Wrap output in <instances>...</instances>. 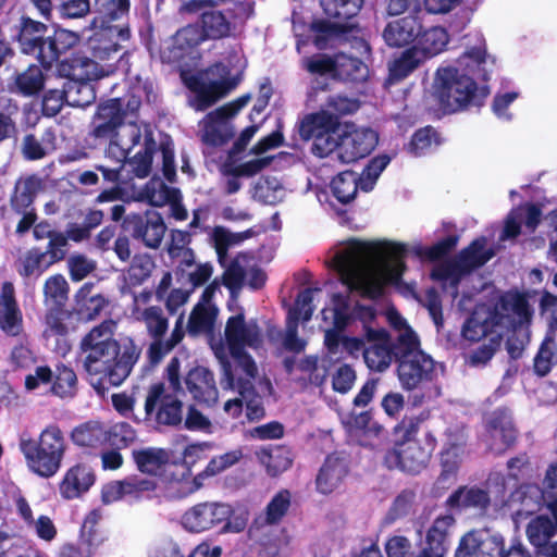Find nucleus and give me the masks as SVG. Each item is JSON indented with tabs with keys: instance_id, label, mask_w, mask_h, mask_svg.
I'll list each match as a JSON object with an SVG mask.
<instances>
[{
	"instance_id": "nucleus-51",
	"label": "nucleus",
	"mask_w": 557,
	"mask_h": 557,
	"mask_svg": "<svg viewBox=\"0 0 557 557\" xmlns=\"http://www.w3.org/2000/svg\"><path fill=\"white\" fill-rule=\"evenodd\" d=\"M107 438V430L97 421H91L76 428L72 432V440L79 446H96Z\"/></svg>"
},
{
	"instance_id": "nucleus-50",
	"label": "nucleus",
	"mask_w": 557,
	"mask_h": 557,
	"mask_svg": "<svg viewBox=\"0 0 557 557\" xmlns=\"http://www.w3.org/2000/svg\"><path fill=\"white\" fill-rule=\"evenodd\" d=\"M462 444L463 435L461 434L455 442L449 443V446L442 453V481H447L455 476L462 460Z\"/></svg>"
},
{
	"instance_id": "nucleus-39",
	"label": "nucleus",
	"mask_w": 557,
	"mask_h": 557,
	"mask_svg": "<svg viewBox=\"0 0 557 557\" xmlns=\"http://www.w3.org/2000/svg\"><path fill=\"white\" fill-rule=\"evenodd\" d=\"M347 474V465L343 458L329 456L317 476V488L322 494L335 491Z\"/></svg>"
},
{
	"instance_id": "nucleus-61",
	"label": "nucleus",
	"mask_w": 557,
	"mask_h": 557,
	"mask_svg": "<svg viewBox=\"0 0 557 557\" xmlns=\"http://www.w3.org/2000/svg\"><path fill=\"white\" fill-rule=\"evenodd\" d=\"M243 458V449L235 448L223 455L216 456L210 460L202 471L203 476H212L223 472L230 467L236 465Z\"/></svg>"
},
{
	"instance_id": "nucleus-8",
	"label": "nucleus",
	"mask_w": 557,
	"mask_h": 557,
	"mask_svg": "<svg viewBox=\"0 0 557 557\" xmlns=\"http://www.w3.org/2000/svg\"><path fill=\"white\" fill-rule=\"evenodd\" d=\"M211 348L220 360L223 370L221 387L223 391H237L246 405V416L250 421L259 420L264 416L261 398L272 394V384L267 377L247 376L240 372H233L228 361L227 351L222 343H212Z\"/></svg>"
},
{
	"instance_id": "nucleus-25",
	"label": "nucleus",
	"mask_w": 557,
	"mask_h": 557,
	"mask_svg": "<svg viewBox=\"0 0 557 557\" xmlns=\"http://www.w3.org/2000/svg\"><path fill=\"white\" fill-rule=\"evenodd\" d=\"M203 478L202 472L193 478L187 467L171 463L161 475V481L165 495L178 499L196 492L201 486L199 481Z\"/></svg>"
},
{
	"instance_id": "nucleus-9",
	"label": "nucleus",
	"mask_w": 557,
	"mask_h": 557,
	"mask_svg": "<svg viewBox=\"0 0 557 557\" xmlns=\"http://www.w3.org/2000/svg\"><path fill=\"white\" fill-rule=\"evenodd\" d=\"M92 59L77 57L59 65V74L72 81H92L114 72L119 45L102 35L90 39Z\"/></svg>"
},
{
	"instance_id": "nucleus-13",
	"label": "nucleus",
	"mask_w": 557,
	"mask_h": 557,
	"mask_svg": "<svg viewBox=\"0 0 557 557\" xmlns=\"http://www.w3.org/2000/svg\"><path fill=\"white\" fill-rule=\"evenodd\" d=\"M249 96H243L211 112L198 124V136L208 146H222L234 135L232 119L249 102Z\"/></svg>"
},
{
	"instance_id": "nucleus-36",
	"label": "nucleus",
	"mask_w": 557,
	"mask_h": 557,
	"mask_svg": "<svg viewBox=\"0 0 557 557\" xmlns=\"http://www.w3.org/2000/svg\"><path fill=\"white\" fill-rule=\"evenodd\" d=\"M186 385L193 397L199 403L213 405L218 400V389L212 372L202 367L189 371Z\"/></svg>"
},
{
	"instance_id": "nucleus-28",
	"label": "nucleus",
	"mask_w": 557,
	"mask_h": 557,
	"mask_svg": "<svg viewBox=\"0 0 557 557\" xmlns=\"http://www.w3.org/2000/svg\"><path fill=\"white\" fill-rule=\"evenodd\" d=\"M223 281L224 285L234 294L240 289L243 284H247L253 289L260 288L265 282V274L259 269L249 268L247 258L239 256L226 269Z\"/></svg>"
},
{
	"instance_id": "nucleus-60",
	"label": "nucleus",
	"mask_w": 557,
	"mask_h": 557,
	"mask_svg": "<svg viewBox=\"0 0 557 557\" xmlns=\"http://www.w3.org/2000/svg\"><path fill=\"white\" fill-rule=\"evenodd\" d=\"M318 289H305L302 290L296 300V305L293 309L289 310L287 320H294L297 324L299 320L308 321L313 312V299L314 294Z\"/></svg>"
},
{
	"instance_id": "nucleus-64",
	"label": "nucleus",
	"mask_w": 557,
	"mask_h": 557,
	"mask_svg": "<svg viewBox=\"0 0 557 557\" xmlns=\"http://www.w3.org/2000/svg\"><path fill=\"white\" fill-rule=\"evenodd\" d=\"M543 502L553 512L557 521V466H552L546 472L543 491Z\"/></svg>"
},
{
	"instance_id": "nucleus-34",
	"label": "nucleus",
	"mask_w": 557,
	"mask_h": 557,
	"mask_svg": "<svg viewBox=\"0 0 557 557\" xmlns=\"http://www.w3.org/2000/svg\"><path fill=\"white\" fill-rule=\"evenodd\" d=\"M0 327L7 334L18 335L23 327L22 312L15 301L14 287L7 282L0 293Z\"/></svg>"
},
{
	"instance_id": "nucleus-6",
	"label": "nucleus",
	"mask_w": 557,
	"mask_h": 557,
	"mask_svg": "<svg viewBox=\"0 0 557 557\" xmlns=\"http://www.w3.org/2000/svg\"><path fill=\"white\" fill-rule=\"evenodd\" d=\"M18 448L32 473L50 479L60 471L69 443L64 432L57 424H48L36 438L22 434Z\"/></svg>"
},
{
	"instance_id": "nucleus-38",
	"label": "nucleus",
	"mask_w": 557,
	"mask_h": 557,
	"mask_svg": "<svg viewBox=\"0 0 557 557\" xmlns=\"http://www.w3.org/2000/svg\"><path fill=\"white\" fill-rule=\"evenodd\" d=\"M543 502V492L535 485H523L519 487L509 502L510 508L513 510V520L516 523L520 519L533 513L540 508Z\"/></svg>"
},
{
	"instance_id": "nucleus-18",
	"label": "nucleus",
	"mask_w": 557,
	"mask_h": 557,
	"mask_svg": "<svg viewBox=\"0 0 557 557\" xmlns=\"http://www.w3.org/2000/svg\"><path fill=\"white\" fill-rule=\"evenodd\" d=\"M530 298L529 293L517 290L505 293L494 306H491L493 310L497 311L498 322L495 325L502 326L504 332L528 325L534 313Z\"/></svg>"
},
{
	"instance_id": "nucleus-3",
	"label": "nucleus",
	"mask_w": 557,
	"mask_h": 557,
	"mask_svg": "<svg viewBox=\"0 0 557 557\" xmlns=\"http://www.w3.org/2000/svg\"><path fill=\"white\" fill-rule=\"evenodd\" d=\"M403 259L404 246H347L331 263L347 286L376 298L386 283H398Z\"/></svg>"
},
{
	"instance_id": "nucleus-33",
	"label": "nucleus",
	"mask_w": 557,
	"mask_h": 557,
	"mask_svg": "<svg viewBox=\"0 0 557 557\" xmlns=\"http://www.w3.org/2000/svg\"><path fill=\"white\" fill-rule=\"evenodd\" d=\"M420 33L421 24L419 21L407 16L389 22L383 30V38L387 46L400 48L412 42L416 44Z\"/></svg>"
},
{
	"instance_id": "nucleus-41",
	"label": "nucleus",
	"mask_w": 557,
	"mask_h": 557,
	"mask_svg": "<svg viewBox=\"0 0 557 557\" xmlns=\"http://www.w3.org/2000/svg\"><path fill=\"white\" fill-rule=\"evenodd\" d=\"M426 60L411 46L388 64V82L395 83L408 77L420 67Z\"/></svg>"
},
{
	"instance_id": "nucleus-44",
	"label": "nucleus",
	"mask_w": 557,
	"mask_h": 557,
	"mask_svg": "<svg viewBox=\"0 0 557 557\" xmlns=\"http://www.w3.org/2000/svg\"><path fill=\"white\" fill-rule=\"evenodd\" d=\"M259 461L265 467L271 476H276L289 469L293 462V456L289 449L285 447H273L261 449L258 453Z\"/></svg>"
},
{
	"instance_id": "nucleus-59",
	"label": "nucleus",
	"mask_w": 557,
	"mask_h": 557,
	"mask_svg": "<svg viewBox=\"0 0 557 557\" xmlns=\"http://www.w3.org/2000/svg\"><path fill=\"white\" fill-rule=\"evenodd\" d=\"M333 325L336 330H326L324 335L325 345L331 354H335L342 339L337 330L342 329L347 321L348 313L345 307L339 308L336 305L334 310H331Z\"/></svg>"
},
{
	"instance_id": "nucleus-42",
	"label": "nucleus",
	"mask_w": 557,
	"mask_h": 557,
	"mask_svg": "<svg viewBox=\"0 0 557 557\" xmlns=\"http://www.w3.org/2000/svg\"><path fill=\"white\" fill-rule=\"evenodd\" d=\"M202 29L207 38L218 39L228 36L234 27L231 11L210 9L201 14Z\"/></svg>"
},
{
	"instance_id": "nucleus-31",
	"label": "nucleus",
	"mask_w": 557,
	"mask_h": 557,
	"mask_svg": "<svg viewBox=\"0 0 557 557\" xmlns=\"http://www.w3.org/2000/svg\"><path fill=\"white\" fill-rule=\"evenodd\" d=\"M487 432L490 436V448L495 453L504 451L516 438V432L510 417L505 410H497L488 417Z\"/></svg>"
},
{
	"instance_id": "nucleus-29",
	"label": "nucleus",
	"mask_w": 557,
	"mask_h": 557,
	"mask_svg": "<svg viewBox=\"0 0 557 557\" xmlns=\"http://www.w3.org/2000/svg\"><path fill=\"white\" fill-rule=\"evenodd\" d=\"M95 474L90 467L76 463L69 468L60 484V495L65 499H75L89 491L95 483Z\"/></svg>"
},
{
	"instance_id": "nucleus-45",
	"label": "nucleus",
	"mask_w": 557,
	"mask_h": 557,
	"mask_svg": "<svg viewBox=\"0 0 557 557\" xmlns=\"http://www.w3.org/2000/svg\"><path fill=\"white\" fill-rule=\"evenodd\" d=\"M143 198L151 206L162 207L181 199V194L175 188L168 187L160 180H151L143 191Z\"/></svg>"
},
{
	"instance_id": "nucleus-24",
	"label": "nucleus",
	"mask_w": 557,
	"mask_h": 557,
	"mask_svg": "<svg viewBox=\"0 0 557 557\" xmlns=\"http://www.w3.org/2000/svg\"><path fill=\"white\" fill-rule=\"evenodd\" d=\"M496 313L497 311L493 310L491 306H478L462 326L463 338L469 342H480L497 334L502 339L504 330L502 326L495 325L498 322Z\"/></svg>"
},
{
	"instance_id": "nucleus-27",
	"label": "nucleus",
	"mask_w": 557,
	"mask_h": 557,
	"mask_svg": "<svg viewBox=\"0 0 557 557\" xmlns=\"http://www.w3.org/2000/svg\"><path fill=\"white\" fill-rule=\"evenodd\" d=\"M429 460V453L419 442L409 446L393 448L386 453L384 462L389 469H400L409 473L421 471Z\"/></svg>"
},
{
	"instance_id": "nucleus-63",
	"label": "nucleus",
	"mask_w": 557,
	"mask_h": 557,
	"mask_svg": "<svg viewBox=\"0 0 557 557\" xmlns=\"http://www.w3.org/2000/svg\"><path fill=\"white\" fill-rule=\"evenodd\" d=\"M290 505V494L288 491H280L270 500L265 509V520L268 523L280 521L287 512Z\"/></svg>"
},
{
	"instance_id": "nucleus-35",
	"label": "nucleus",
	"mask_w": 557,
	"mask_h": 557,
	"mask_svg": "<svg viewBox=\"0 0 557 557\" xmlns=\"http://www.w3.org/2000/svg\"><path fill=\"white\" fill-rule=\"evenodd\" d=\"M541 216L540 209L534 205H525L513 209L507 216L503 228L500 230L498 240H512L520 233L521 223L525 227L533 231L537 225Z\"/></svg>"
},
{
	"instance_id": "nucleus-30",
	"label": "nucleus",
	"mask_w": 557,
	"mask_h": 557,
	"mask_svg": "<svg viewBox=\"0 0 557 557\" xmlns=\"http://www.w3.org/2000/svg\"><path fill=\"white\" fill-rule=\"evenodd\" d=\"M63 246H48L45 251L33 248L20 259L18 272L23 276L40 275L65 256Z\"/></svg>"
},
{
	"instance_id": "nucleus-7",
	"label": "nucleus",
	"mask_w": 557,
	"mask_h": 557,
	"mask_svg": "<svg viewBox=\"0 0 557 557\" xmlns=\"http://www.w3.org/2000/svg\"><path fill=\"white\" fill-rule=\"evenodd\" d=\"M245 67V58L239 52H234L228 65L219 63L203 73L185 78L191 91L190 107L196 111H205L225 97L238 84V75Z\"/></svg>"
},
{
	"instance_id": "nucleus-15",
	"label": "nucleus",
	"mask_w": 557,
	"mask_h": 557,
	"mask_svg": "<svg viewBox=\"0 0 557 557\" xmlns=\"http://www.w3.org/2000/svg\"><path fill=\"white\" fill-rule=\"evenodd\" d=\"M409 339L403 349H397L399 356L398 379L406 389H413L423 381L430 379L434 369L432 358L420 350L418 336L406 333L401 341Z\"/></svg>"
},
{
	"instance_id": "nucleus-48",
	"label": "nucleus",
	"mask_w": 557,
	"mask_h": 557,
	"mask_svg": "<svg viewBox=\"0 0 557 557\" xmlns=\"http://www.w3.org/2000/svg\"><path fill=\"white\" fill-rule=\"evenodd\" d=\"M557 531V523L550 520L548 517L540 516L533 519L528 528L527 535L530 542L537 547H546L545 545Z\"/></svg>"
},
{
	"instance_id": "nucleus-53",
	"label": "nucleus",
	"mask_w": 557,
	"mask_h": 557,
	"mask_svg": "<svg viewBox=\"0 0 557 557\" xmlns=\"http://www.w3.org/2000/svg\"><path fill=\"white\" fill-rule=\"evenodd\" d=\"M321 5L329 16L348 20L359 12L362 0H321Z\"/></svg>"
},
{
	"instance_id": "nucleus-22",
	"label": "nucleus",
	"mask_w": 557,
	"mask_h": 557,
	"mask_svg": "<svg viewBox=\"0 0 557 557\" xmlns=\"http://www.w3.org/2000/svg\"><path fill=\"white\" fill-rule=\"evenodd\" d=\"M218 288L219 284L215 281L207 286L193 308L187 323L190 335L210 334L213 331L219 309L212 302V298Z\"/></svg>"
},
{
	"instance_id": "nucleus-37",
	"label": "nucleus",
	"mask_w": 557,
	"mask_h": 557,
	"mask_svg": "<svg viewBox=\"0 0 557 557\" xmlns=\"http://www.w3.org/2000/svg\"><path fill=\"white\" fill-rule=\"evenodd\" d=\"M449 42V35L442 26L423 29L412 47L428 61L442 53Z\"/></svg>"
},
{
	"instance_id": "nucleus-14",
	"label": "nucleus",
	"mask_w": 557,
	"mask_h": 557,
	"mask_svg": "<svg viewBox=\"0 0 557 557\" xmlns=\"http://www.w3.org/2000/svg\"><path fill=\"white\" fill-rule=\"evenodd\" d=\"M388 163L387 156H380L372 159L360 175L352 171L339 173L331 183L333 195L339 202L348 203L355 199L359 189L366 193L372 190Z\"/></svg>"
},
{
	"instance_id": "nucleus-62",
	"label": "nucleus",
	"mask_w": 557,
	"mask_h": 557,
	"mask_svg": "<svg viewBox=\"0 0 557 557\" xmlns=\"http://www.w3.org/2000/svg\"><path fill=\"white\" fill-rule=\"evenodd\" d=\"M36 363L37 357L24 344L14 346L9 355V364L14 371L30 370Z\"/></svg>"
},
{
	"instance_id": "nucleus-47",
	"label": "nucleus",
	"mask_w": 557,
	"mask_h": 557,
	"mask_svg": "<svg viewBox=\"0 0 557 557\" xmlns=\"http://www.w3.org/2000/svg\"><path fill=\"white\" fill-rule=\"evenodd\" d=\"M448 503L451 506L459 508H478L485 509L490 503V497L486 492L480 488L462 487L455 492L449 498Z\"/></svg>"
},
{
	"instance_id": "nucleus-16",
	"label": "nucleus",
	"mask_w": 557,
	"mask_h": 557,
	"mask_svg": "<svg viewBox=\"0 0 557 557\" xmlns=\"http://www.w3.org/2000/svg\"><path fill=\"white\" fill-rule=\"evenodd\" d=\"M495 256L490 246H467L453 261L440 262L432 272L434 278L449 281L456 285L459 277L486 263Z\"/></svg>"
},
{
	"instance_id": "nucleus-26",
	"label": "nucleus",
	"mask_w": 557,
	"mask_h": 557,
	"mask_svg": "<svg viewBox=\"0 0 557 557\" xmlns=\"http://www.w3.org/2000/svg\"><path fill=\"white\" fill-rule=\"evenodd\" d=\"M150 292H141L136 295L131 312L136 321L145 323L149 335L157 341L166 332L168 320L160 307L150 305Z\"/></svg>"
},
{
	"instance_id": "nucleus-40",
	"label": "nucleus",
	"mask_w": 557,
	"mask_h": 557,
	"mask_svg": "<svg viewBox=\"0 0 557 557\" xmlns=\"http://www.w3.org/2000/svg\"><path fill=\"white\" fill-rule=\"evenodd\" d=\"M138 470L151 475H162L170 463V455L165 449L148 447L133 451Z\"/></svg>"
},
{
	"instance_id": "nucleus-2",
	"label": "nucleus",
	"mask_w": 557,
	"mask_h": 557,
	"mask_svg": "<svg viewBox=\"0 0 557 557\" xmlns=\"http://www.w3.org/2000/svg\"><path fill=\"white\" fill-rule=\"evenodd\" d=\"M495 58L486 52L485 44L467 50L456 64L436 69L430 96L444 113H455L470 104H479L490 90L478 86L474 76L487 81L495 67Z\"/></svg>"
},
{
	"instance_id": "nucleus-57",
	"label": "nucleus",
	"mask_w": 557,
	"mask_h": 557,
	"mask_svg": "<svg viewBox=\"0 0 557 557\" xmlns=\"http://www.w3.org/2000/svg\"><path fill=\"white\" fill-rule=\"evenodd\" d=\"M37 188L38 181L34 177H28L17 182L15 193L12 197V206L17 211L26 210L32 205Z\"/></svg>"
},
{
	"instance_id": "nucleus-20",
	"label": "nucleus",
	"mask_w": 557,
	"mask_h": 557,
	"mask_svg": "<svg viewBox=\"0 0 557 557\" xmlns=\"http://www.w3.org/2000/svg\"><path fill=\"white\" fill-rule=\"evenodd\" d=\"M284 143L283 133L280 129L274 131L268 136L262 137L249 151V159L237 164L234 173L237 175L252 176L268 168L274 160L271 153L280 148Z\"/></svg>"
},
{
	"instance_id": "nucleus-1",
	"label": "nucleus",
	"mask_w": 557,
	"mask_h": 557,
	"mask_svg": "<svg viewBox=\"0 0 557 557\" xmlns=\"http://www.w3.org/2000/svg\"><path fill=\"white\" fill-rule=\"evenodd\" d=\"M94 124L97 137H110L106 158L112 160L115 165H99L97 168L107 181L117 182L123 163L133 149L135 153L128 159L132 171L140 178L149 175L152 156L156 151L153 131L149 124L121 122L117 99H112L99 107Z\"/></svg>"
},
{
	"instance_id": "nucleus-49",
	"label": "nucleus",
	"mask_w": 557,
	"mask_h": 557,
	"mask_svg": "<svg viewBox=\"0 0 557 557\" xmlns=\"http://www.w3.org/2000/svg\"><path fill=\"white\" fill-rule=\"evenodd\" d=\"M55 149V138L51 132H46L40 139L27 135L23 140V153L29 160H38Z\"/></svg>"
},
{
	"instance_id": "nucleus-54",
	"label": "nucleus",
	"mask_w": 557,
	"mask_h": 557,
	"mask_svg": "<svg viewBox=\"0 0 557 557\" xmlns=\"http://www.w3.org/2000/svg\"><path fill=\"white\" fill-rule=\"evenodd\" d=\"M115 482L117 483L124 499H138L144 493L151 492L156 488L153 480L144 479L137 475L128 476L124 480H116Z\"/></svg>"
},
{
	"instance_id": "nucleus-46",
	"label": "nucleus",
	"mask_w": 557,
	"mask_h": 557,
	"mask_svg": "<svg viewBox=\"0 0 557 557\" xmlns=\"http://www.w3.org/2000/svg\"><path fill=\"white\" fill-rule=\"evenodd\" d=\"M286 189L275 177H263L253 188V198L265 205H276L284 199Z\"/></svg>"
},
{
	"instance_id": "nucleus-12",
	"label": "nucleus",
	"mask_w": 557,
	"mask_h": 557,
	"mask_svg": "<svg viewBox=\"0 0 557 557\" xmlns=\"http://www.w3.org/2000/svg\"><path fill=\"white\" fill-rule=\"evenodd\" d=\"M182 393L180 381V362L172 359L166 367V381L153 385L146 398L145 410L151 414L158 407L156 421L159 424L176 425L182 422V401L178 395Z\"/></svg>"
},
{
	"instance_id": "nucleus-58",
	"label": "nucleus",
	"mask_w": 557,
	"mask_h": 557,
	"mask_svg": "<svg viewBox=\"0 0 557 557\" xmlns=\"http://www.w3.org/2000/svg\"><path fill=\"white\" fill-rule=\"evenodd\" d=\"M76 374L65 366L57 369L52 392L61 398L72 397L76 392Z\"/></svg>"
},
{
	"instance_id": "nucleus-23",
	"label": "nucleus",
	"mask_w": 557,
	"mask_h": 557,
	"mask_svg": "<svg viewBox=\"0 0 557 557\" xmlns=\"http://www.w3.org/2000/svg\"><path fill=\"white\" fill-rule=\"evenodd\" d=\"M368 346L363 350L364 362L370 370L376 372L385 371L393 360V344L383 329H371L364 326Z\"/></svg>"
},
{
	"instance_id": "nucleus-19",
	"label": "nucleus",
	"mask_w": 557,
	"mask_h": 557,
	"mask_svg": "<svg viewBox=\"0 0 557 557\" xmlns=\"http://www.w3.org/2000/svg\"><path fill=\"white\" fill-rule=\"evenodd\" d=\"M233 513L231 505L221 502H202L188 508L182 516V525L191 533H201L221 525Z\"/></svg>"
},
{
	"instance_id": "nucleus-52",
	"label": "nucleus",
	"mask_w": 557,
	"mask_h": 557,
	"mask_svg": "<svg viewBox=\"0 0 557 557\" xmlns=\"http://www.w3.org/2000/svg\"><path fill=\"white\" fill-rule=\"evenodd\" d=\"M45 84V77L40 67L36 65L29 66L26 71L17 74L15 86L18 92L24 96L37 94Z\"/></svg>"
},
{
	"instance_id": "nucleus-11",
	"label": "nucleus",
	"mask_w": 557,
	"mask_h": 557,
	"mask_svg": "<svg viewBox=\"0 0 557 557\" xmlns=\"http://www.w3.org/2000/svg\"><path fill=\"white\" fill-rule=\"evenodd\" d=\"M224 335L227 349L237 362L234 372H240L255 379L257 364L251 356L244 351V348L258 349L262 346V333L257 322L255 320L247 321L244 312L239 310L227 319Z\"/></svg>"
},
{
	"instance_id": "nucleus-5",
	"label": "nucleus",
	"mask_w": 557,
	"mask_h": 557,
	"mask_svg": "<svg viewBox=\"0 0 557 557\" xmlns=\"http://www.w3.org/2000/svg\"><path fill=\"white\" fill-rule=\"evenodd\" d=\"M114 330L113 321H104L92 327L81 342L84 367L96 388L122 384L139 357L133 344L121 351Z\"/></svg>"
},
{
	"instance_id": "nucleus-4",
	"label": "nucleus",
	"mask_w": 557,
	"mask_h": 557,
	"mask_svg": "<svg viewBox=\"0 0 557 557\" xmlns=\"http://www.w3.org/2000/svg\"><path fill=\"white\" fill-rule=\"evenodd\" d=\"M299 134L304 139H313V154L324 158L336 150L338 159L344 163L370 154L379 139L373 129L354 123H341L337 116L326 111L306 116Z\"/></svg>"
},
{
	"instance_id": "nucleus-43",
	"label": "nucleus",
	"mask_w": 557,
	"mask_h": 557,
	"mask_svg": "<svg viewBox=\"0 0 557 557\" xmlns=\"http://www.w3.org/2000/svg\"><path fill=\"white\" fill-rule=\"evenodd\" d=\"M107 301L100 294L92 293V285L85 284L76 294V312L86 321L95 319Z\"/></svg>"
},
{
	"instance_id": "nucleus-17",
	"label": "nucleus",
	"mask_w": 557,
	"mask_h": 557,
	"mask_svg": "<svg viewBox=\"0 0 557 557\" xmlns=\"http://www.w3.org/2000/svg\"><path fill=\"white\" fill-rule=\"evenodd\" d=\"M305 67L314 74H333L341 79L362 82L369 75L368 65L356 58L341 53L334 59L318 55L304 60Z\"/></svg>"
},
{
	"instance_id": "nucleus-55",
	"label": "nucleus",
	"mask_w": 557,
	"mask_h": 557,
	"mask_svg": "<svg viewBox=\"0 0 557 557\" xmlns=\"http://www.w3.org/2000/svg\"><path fill=\"white\" fill-rule=\"evenodd\" d=\"M183 321L184 315L181 314L176 321L174 330L172 331L171 337L168 341H162V337L158 338L150 345L149 354L153 361H159L183 339Z\"/></svg>"
},
{
	"instance_id": "nucleus-56",
	"label": "nucleus",
	"mask_w": 557,
	"mask_h": 557,
	"mask_svg": "<svg viewBox=\"0 0 557 557\" xmlns=\"http://www.w3.org/2000/svg\"><path fill=\"white\" fill-rule=\"evenodd\" d=\"M87 81L70 79L66 86V103L73 107H84L89 104L94 98V90Z\"/></svg>"
},
{
	"instance_id": "nucleus-10",
	"label": "nucleus",
	"mask_w": 557,
	"mask_h": 557,
	"mask_svg": "<svg viewBox=\"0 0 557 557\" xmlns=\"http://www.w3.org/2000/svg\"><path fill=\"white\" fill-rule=\"evenodd\" d=\"M46 26L33 20H25L20 33V45L26 54H35L44 65H51L61 53L79 42V35L67 29H58L51 39H42Z\"/></svg>"
},
{
	"instance_id": "nucleus-32",
	"label": "nucleus",
	"mask_w": 557,
	"mask_h": 557,
	"mask_svg": "<svg viewBox=\"0 0 557 557\" xmlns=\"http://www.w3.org/2000/svg\"><path fill=\"white\" fill-rule=\"evenodd\" d=\"M207 36L197 26H187L180 29L171 38L161 52V58L166 62L180 60L188 50L199 45Z\"/></svg>"
},
{
	"instance_id": "nucleus-21",
	"label": "nucleus",
	"mask_w": 557,
	"mask_h": 557,
	"mask_svg": "<svg viewBox=\"0 0 557 557\" xmlns=\"http://www.w3.org/2000/svg\"><path fill=\"white\" fill-rule=\"evenodd\" d=\"M502 535L487 530L471 531L460 541L456 557H503L505 556Z\"/></svg>"
}]
</instances>
